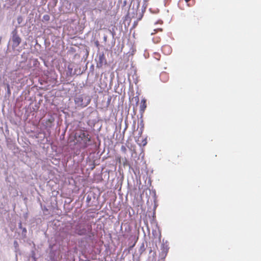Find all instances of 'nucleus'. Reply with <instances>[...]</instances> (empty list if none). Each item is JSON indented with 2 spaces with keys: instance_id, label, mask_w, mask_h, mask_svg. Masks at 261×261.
<instances>
[{
  "instance_id": "obj_1",
  "label": "nucleus",
  "mask_w": 261,
  "mask_h": 261,
  "mask_svg": "<svg viewBox=\"0 0 261 261\" xmlns=\"http://www.w3.org/2000/svg\"><path fill=\"white\" fill-rule=\"evenodd\" d=\"M74 139L76 144H79L81 148L85 149L90 145L91 137L87 130H79L75 133Z\"/></svg>"
},
{
  "instance_id": "obj_2",
  "label": "nucleus",
  "mask_w": 261,
  "mask_h": 261,
  "mask_svg": "<svg viewBox=\"0 0 261 261\" xmlns=\"http://www.w3.org/2000/svg\"><path fill=\"white\" fill-rule=\"evenodd\" d=\"M75 231L79 236L86 235L92 231V226L89 224L79 223L76 225Z\"/></svg>"
},
{
  "instance_id": "obj_3",
  "label": "nucleus",
  "mask_w": 261,
  "mask_h": 261,
  "mask_svg": "<svg viewBox=\"0 0 261 261\" xmlns=\"http://www.w3.org/2000/svg\"><path fill=\"white\" fill-rule=\"evenodd\" d=\"M12 47L15 48L19 46L21 42V39L18 35L17 31L16 29L13 30L12 32Z\"/></svg>"
},
{
  "instance_id": "obj_4",
  "label": "nucleus",
  "mask_w": 261,
  "mask_h": 261,
  "mask_svg": "<svg viewBox=\"0 0 261 261\" xmlns=\"http://www.w3.org/2000/svg\"><path fill=\"white\" fill-rule=\"evenodd\" d=\"M107 64V60L103 53L99 54L97 61L96 66L101 68L103 65Z\"/></svg>"
},
{
  "instance_id": "obj_5",
  "label": "nucleus",
  "mask_w": 261,
  "mask_h": 261,
  "mask_svg": "<svg viewBox=\"0 0 261 261\" xmlns=\"http://www.w3.org/2000/svg\"><path fill=\"white\" fill-rule=\"evenodd\" d=\"M169 245L168 244L167 242H166L165 243H163L162 245L161 246V252L160 253V256L162 258H165V257L167 256V253L169 251Z\"/></svg>"
},
{
  "instance_id": "obj_6",
  "label": "nucleus",
  "mask_w": 261,
  "mask_h": 261,
  "mask_svg": "<svg viewBox=\"0 0 261 261\" xmlns=\"http://www.w3.org/2000/svg\"><path fill=\"white\" fill-rule=\"evenodd\" d=\"M84 96L82 95H77L75 97L74 102L78 106L82 107H86L87 103L85 104L83 102Z\"/></svg>"
},
{
  "instance_id": "obj_7",
  "label": "nucleus",
  "mask_w": 261,
  "mask_h": 261,
  "mask_svg": "<svg viewBox=\"0 0 261 261\" xmlns=\"http://www.w3.org/2000/svg\"><path fill=\"white\" fill-rule=\"evenodd\" d=\"M160 80L164 83L167 82L169 80V75L166 72H163L160 74Z\"/></svg>"
},
{
  "instance_id": "obj_8",
  "label": "nucleus",
  "mask_w": 261,
  "mask_h": 261,
  "mask_svg": "<svg viewBox=\"0 0 261 261\" xmlns=\"http://www.w3.org/2000/svg\"><path fill=\"white\" fill-rule=\"evenodd\" d=\"M147 107L146 100L145 99H143L141 101L140 111L141 113H143L144 112Z\"/></svg>"
},
{
  "instance_id": "obj_9",
  "label": "nucleus",
  "mask_w": 261,
  "mask_h": 261,
  "mask_svg": "<svg viewBox=\"0 0 261 261\" xmlns=\"http://www.w3.org/2000/svg\"><path fill=\"white\" fill-rule=\"evenodd\" d=\"M153 57L156 61H159L161 58V55L158 53H154Z\"/></svg>"
},
{
  "instance_id": "obj_10",
  "label": "nucleus",
  "mask_w": 261,
  "mask_h": 261,
  "mask_svg": "<svg viewBox=\"0 0 261 261\" xmlns=\"http://www.w3.org/2000/svg\"><path fill=\"white\" fill-rule=\"evenodd\" d=\"M17 21L18 24H21L23 21V18L21 16H19L17 18Z\"/></svg>"
},
{
  "instance_id": "obj_11",
  "label": "nucleus",
  "mask_w": 261,
  "mask_h": 261,
  "mask_svg": "<svg viewBox=\"0 0 261 261\" xmlns=\"http://www.w3.org/2000/svg\"><path fill=\"white\" fill-rule=\"evenodd\" d=\"M121 151L124 153H126L127 151L126 147L124 145H122L121 147Z\"/></svg>"
},
{
  "instance_id": "obj_12",
  "label": "nucleus",
  "mask_w": 261,
  "mask_h": 261,
  "mask_svg": "<svg viewBox=\"0 0 261 261\" xmlns=\"http://www.w3.org/2000/svg\"><path fill=\"white\" fill-rule=\"evenodd\" d=\"M43 19L45 21H48L50 19V17L48 15H44L43 17Z\"/></svg>"
},
{
  "instance_id": "obj_13",
  "label": "nucleus",
  "mask_w": 261,
  "mask_h": 261,
  "mask_svg": "<svg viewBox=\"0 0 261 261\" xmlns=\"http://www.w3.org/2000/svg\"><path fill=\"white\" fill-rule=\"evenodd\" d=\"M165 49H167L168 50V51H170L171 50V48L169 46H164L163 48V50H164Z\"/></svg>"
},
{
  "instance_id": "obj_14",
  "label": "nucleus",
  "mask_w": 261,
  "mask_h": 261,
  "mask_svg": "<svg viewBox=\"0 0 261 261\" xmlns=\"http://www.w3.org/2000/svg\"><path fill=\"white\" fill-rule=\"evenodd\" d=\"M154 39H155V38H154V39H153V40H154ZM160 38H158V39H156V41H154L155 43H158V42H160Z\"/></svg>"
},
{
  "instance_id": "obj_15",
  "label": "nucleus",
  "mask_w": 261,
  "mask_h": 261,
  "mask_svg": "<svg viewBox=\"0 0 261 261\" xmlns=\"http://www.w3.org/2000/svg\"><path fill=\"white\" fill-rule=\"evenodd\" d=\"M146 143H147L146 141V140H144V141H143V143L142 145H143V146H144V145H145L146 144Z\"/></svg>"
},
{
  "instance_id": "obj_16",
  "label": "nucleus",
  "mask_w": 261,
  "mask_h": 261,
  "mask_svg": "<svg viewBox=\"0 0 261 261\" xmlns=\"http://www.w3.org/2000/svg\"><path fill=\"white\" fill-rule=\"evenodd\" d=\"M7 89H8V91L10 92V86L9 85H7Z\"/></svg>"
},
{
  "instance_id": "obj_17",
  "label": "nucleus",
  "mask_w": 261,
  "mask_h": 261,
  "mask_svg": "<svg viewBox=\"0 0 261 261\" xmlns=\"http://www.w3.org/2000/svg\"><path fill=\"white\" fill-rule=\"evenodd\" d=\"M191 1V0H185V1H186L187 3L189 2V1Z\"/></svg>"
}]
</instances>
